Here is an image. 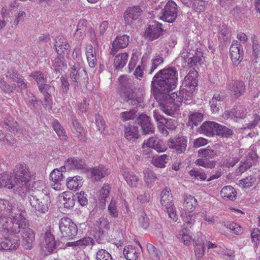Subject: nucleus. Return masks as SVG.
<instances>
[{
	"instance_id": "f257e3e1",
	"label": "nucleus",
	"mask_w": 260,
	"mask_h": 260,
	"mask_svg": "<svg viewBox=\"0 0 260 260\" xmlns=\"http://www.w3.org/2000/svg\"><path fill=\"white\" fill-rule=\"evenodd\" d=\"M178 81V73L174 67H170L160 70L153 77L151 82V90L156 99H158L160 104L166 103L169 99L173 100L177 97L176 92H170L176 86Z\"/></svg>"
},
{
	"instance_id": "f03ea898",
	"label": "nucleus",
	"mask_w": 260,
	"mask_h": 260,
	"mask_svg": "<svg viewBox=\"0 0 260 260\" xmlns=\"http://www.w3.org/2000/svg\"><path fill=\"white\" fill-rule=\"evenodd\" d=\"M18 214V218H15L14 222L12 220L5 217H1L0 221L3 230L7 233L18 234L22 231L23 245L26 249H30L33 247L35 235L33 230L28 228V222L25 218L26 214Z\"/></svg>"
},
{
	"instance_id": "7ed1b4c3",
	"label": "nucleus",
	"mask_w": 260,
	"mask_h": 260,
	"mask_svg": "<svg viewBox=\"0 0 260 260\" xmlns=\"http://www.w3.org/2000/svg\"><path fill=\"white\" fill-rule=\"evenodd\" d=\"M12 173L16 183L15 193L22 198L25 197L27 192L30 190L28 187V183L31 178L29 168L24 164H17Z\"/></svg>"
},
{
	"instance_id": "20e7f679",
	"label": "nucleus",
	"mask_w": 260,
	"mask_h": 260,
	"mask_svg": "<svg viewBox=\"0 0 260 260\" xmlns=\"http://www.w3.org/2000/svg\"><path fill=\"white\" fill-rule=\"evenodd\" d=\"M184 86L180 90L179 95L177 94V97L174 98L172 101L168 99L166 103H162V110L164 113L172 115L182 103L188 105L192 102V98L195 89H192L188 86Z\"/></svg>"
},
{
	"instance_id": "39448f33",
	"label": "nucleus",
	"mask_w": 260,
	"mask_h": 260,
	"mask_svg": "<svg viewBox=\"0 0 260 260\" xmlns=\"http://www.w3.org/2000/svg\"><path fill=\"white\" fill-rule=\"evenodd\" d=\"M28 196L29 202L31 206V210L37 213H42L46 212L50 206V196L46 190L42 189V190L37 189L33 191L29 190Z\"/></svg>"
},
{
	"instance_id": "423d86ee",
	"label": "nucleus",
	"mask_w": 260,
	"mask_h": 260,
	"mask_svg": "<svg viewBox=\"0 0 260 260\" xmlns=\"http://www.w3.org/2000/svg\"><path fill=\"white\" fill-rule=\"evenodd\" d=\"M4 211L1 217L7 218L11 219L14 222L15 221V218H18L15 216L18 217V214L21 213V214H26L24 211L20 208L19 204L14 199H11L9 201L0 199V213ZM1 223V222L0 221Z\"/></svg>"
},
{
	"instance_id": "0eeeda50",
	"label": "nucleus",
	"mask_w": 260,
	"mask_h": 260,
	"mask_svg": "<svg viewBox=\"0 0 260 260\" xmlns=\"http://www.w3.org/2000/svg\"><path fill=\"white\" fill-rule=\"evenodd\" d=\"M70 78L72 86L76 89L79 85H86L88 77L85 69L79 62L75 63L71 68Z\"/></svg>"
},
{
	"instance_id": "6e6552de",
	"label": "nucleus",
	"mask_w": 260,
	"mask_h": 260,
	"mask_svg": "<svg viewBox=\"0 0 260 260\" xmlns=\"http://www.w3.org/2000/svg\"><path fill=\"white\" fill-rule=\"evenodd\" d=\"M181 56L184 58L188 66L192 67L201 61L203 54L201 51L198 50L194 43L191 42L184 47Z\"/></svg>"
},
{
	"instance_id": "1a4fd4ad",
	"label": "nucleus",
	"mask_w": 260,
	"mask_h": 260,
	"mask_svg": "<svg viewBox=\"0 0 260 260\" xmlns=\"http://www.w3.org/2000/svg\"><path fill=\"white\" fill-rule=\"evenodd\" d=\"M160 202L168 213L169 217L174 221H177L178 216L173 203V197L170 193L169 188H166L161 191Z\"/></svg>"
},
{
	"instance_id": "9d476101",
	"label": "nucleus",
	"mask_w": 260,
	"mask_h": 260,
	"mask_svg": "<svg viewBox=\"0 0 260 260\" xmlns=\"http://www.w3.org/2000/svg\"><path fill=\"white\" fill-rule=\"evenodd\" d=\"M59 228L62 236L68 240L73 239L78 233V228L76 224L67 217H64L60 219Z\"/></svg>"
},
{
	"instance_id": "9b49d317",
	"label": "nucleus",
	"mask_w": 260,
	"mask_h": 260,
	"mask_svg": "<svg viewBox=\"0 0 260 260\" xmlns=\"http://www.w3.org/2000/svg\"><path fill=\"white\" fill-rule=\"evenodd\" d=\"M177 5L174 2L169 1L165 8L161 10L158 17L164 21L172 23L177 18Z\"/></svg>"
},
{
	"instance_id": "f8f14e48",
	"label": "nucleus",
	"mask_w": 260,
	"mask_h": 260,
	"mask_svg": "<svg viewBox=\"0 0 260 260\" xmlns=\"http://www.w3.org/2000/svg\"><path fill=\"white\" fill-rule=\"evenodd\" d=\"M121 98L129 105L138 107L143 101L142 93L137 89H128L121 93Z\"/></svg>"
},
{
	"instance_id": "ddd939ff",
	"label": "nucleus",
	"mask_w": 260,
	"mask_h": 260,
	"mask_svg": "<svg viewBox=\"0 0 260 260\" xmlns=\"http://www.w3.org/2000/svg\"><path fill=\"white\" fill-rule=\"evenodd\" d=\"M142 148L143 149V153L145 155L149 154L150 151V148L154 149L158 152H164L167 149L166 145L161 140L153 137L145 141Z\"/></svg>"
},
{
	"instance_id": "4468645a",
	"label": "nucleus",
	"mask_w": 260,
	"mask_h": 260,
	"mask_svg": "<svg viewBox=\"0 0 260 260\" xmlns=\"http://www.w3.org/2000/svg\"><path fill=\"white\" fill-rule=\"evenodd\" d=\"M44 241L41 248L47 255L51 253L56 248V242L53 235L50 231H46L44 234Z\"/></svg>"
},
{
	"instance_id": "2eb2a0df",
	"label": "nucleus",
	"mask_w": 260,
	"mask_h": 260,
	"mask_svg": "<svg viewBox=\"0 0 260 260\" xmlns=\"http://www.w3.org/2000/svg\"><path fill=\"white\" fill-rule=\"evenodd\" d=\"M187 139L184 137H179L169 140L168 145L170 148L177 154L184 153L187 146Z\"/></svg>"
},
{
	"instance_id": "dca6fc26",
	"label": "nucleus",
	"mask_w": 260,
	"mask_h": 260,
	"mask_svg": "<svg viewBox=\"0 0 260 260\" xmlns=\"http://www.w3.org/2000/svg\"><path fill=\"white\" fill-rule=\"evenodd\" d=\"M66 169L65 166L61 167L59 169L53 170L50 175L51 187L55 190H59L61 188V182L63 181L64 176L62 171Z\"/></svg>"
},
{
	"instance_id": "f3484780",
	"label": "nucleus",
	"mask_w": 260,
	"mask_h": 260,
	"mask_svg": "<svg viewBox=\"0 0 260 260\" xmlns=\"http://www.w3.org/2000/svg\"><path fill=\"white\" fill-rule=\"evenodd\" d=\"M161 26L162 24L158 22H154L152 25H149L145 31V38L151 41L158 38L163 31Z\"/></svg>"
},
{
	"instance_id": "a211bd4d",
	"label": "nucleus",
	"mask_w": 260,
	"mask_h": 260,
	"mask_svg": "<svg viewBox=\"0 0 260 260\" xmlns=\"http://www.w3.org/2000/svg\"><path fill=\"white\" fill-rule=\"evenodd\" d=\"M14 175L11 172H3L0 174V188H5L8 189H14L15 193L16 183L13 179Z\"/></svg>"
},
{
	"instance_id": "6ab92c4d",
	"label": "nucleus",
	"mask_w": 260,
	"mask_h": 260,
	"mask_svg": "<svg viewBox=\"0 0 260 260\" xmlns=\"http://www.w3.org/2000/svg\"><path fill=\"white\" fill-rule=\"evenodd\" d=\"M243 48L237 41H234L230 47L231 58L234 63L237 64L243 58Z\"/></svg>"
},
{
	"instance_id": "aec40b11",
	"label": "nucleus",
	"mask_w": 260,
	"mask_h": 260,
	"mask_svg": "<svg viewBox=\"0 0 260 260\" xmlns=\"http://www.w3.org/2000/svg\"><path fill=\"white\" fill-rule=\"evenodd\" d=\"M226 89L232 92L234 95L238 98L245 92V87L242 81H233L226 85Z\"/></svg>"
},
{
	"instance_id": "412c9836",
	"label": "nucleus",
	"mask_w": 260,
	"mask_h": 260,
	"mask_svg": "<svg viewBox=\"0 0 260 260\" xmlns=\"http://www.w3.org/2000/svg\"><path fill=\"white\" fill-rule=\"evenodd\" d=\"M128 43V36L124 35L117 37L112 43L110 54L114 55L119 50L125 48Z\"/></svg>"
},
{
	"instance_id": "4be33fe9",
	"label": "nucleus",
	"mask_w": 260,
	"mask_h": 260,
	"mask_svg": "<svg viewBox=\"0 0 260 260\" xmlns=\"http://www.w3.org/2000/svg\"><path fill=\"white\" fill-rule=\"evenodd\" d=\"M142 11L139 6L129 8L124 13V18L127 24H131L133 21L137 20L141 16Z\"/></svg>"
},
{
	"instance_id": "5701e85b",
	"label": "nucleus",
	"mask_w": 260,
	"mask_h": 260,
	"mask_svg": "<svg viewBox=\"0 0 260 260\" xmlns=\"http://www.w3.org/2000/svg\"><path fill=\"white\" fill-rule=\"evenodd\" d=\"M137 120L144 134H152L154 132L153 125L151 123L149 117L147 115L141 114Z\"/></svg>"
},
{
	"instance_id": "b1692460",
	"label": "nucleus",
	"mask_w": 260,
	"mask_h": 260,
	"mask_svg": "<svg viewBox=\"0 0 260 260\" xmlns=\"http://www.w3.org/2000/svg\"><path fill=\"white\" fill-rule=\"evenodd\" d=\"M91 178L92 180L100 181L101 179L108 176L110 172L108 169L103 165H99L90 169Z\"/></svg>"
},
{
	"instance_id": "393cba45",
	"label": "nucleus",
	"mask_w": 260,
	"mask_h": 260,
	"mask_svg": "<svg viewBox=\"0 0 260 260\" xmlns=\"http://www.w3.org/2000/svg\"><path fill=\"white\" fill-rule=\"evenodd\" d=\"M218 124L213 121H205L201 126L200 132L207 136H213L217 132Z\"/></svg>"
},
{
	"instance_id": "a878e982",
	"label": "nucleus",
	"mask_w": 260,
	"mask_h": 260,
	"mask_svg": "<svg viewBox=\"0 0 260 260\" xmlns=\"http://www.w3.org/2000/svg\"><path fill=\"white\" fill-rule=\"evenodd\" d=\"M121 173L125 180L131 187L137 186L139 179L134 173L127 168H123Z\"/></svg>"
},
{
	"instance_id": "bb28decb",
	"label": "nucleus",
	"mask_w": 260,
	"mask_h": 260,
	"mask_svg": "<svg viewBox=\"0 0 260 260\" xmlns=\"http://www.w3.org/2000/svg\"><path fill=\"white\" fill-rule=\"evenodd\" d=\"M226 94L223 91L215 93L210 101V107L213 112H217L219 110L220 103L225 98Z\"/></svg>"
},
{
	"instance_id": "cd10ccee",
	"label": "nucleus",
	"mask_w": 260,
	"mask_h": 260,
	"mask_svg": "<svg viewBox=\"0 0 260 260\" xmlns=\"http://www.w3.org/2000/svg\"><path fill=\"white\" fill-rule=\"evenodd\" d=\"M19 239L18 237L12 235L10 237L6 238L1 243V246L3 249H15L19 246Z\"/></svg>"
},
{
	"instance_id": "c85d7f7f",
	"label": "nucleus",
	"mask_w": 260,
	"mask_h": 260,
	"mask_svg": "<svg viewBox=\"0 0 260 260\" xmlns=\"http://www.w3.org/2000/svg\"><path fill=\"white\" fill-rule=\"evenodd\" d=\"M198 72L194 69L190 70L188 74L185 77L183 82L184 86H190L192 89H195L198 85Z\"/></svg>"
},
{
	"instance_id": "c756f323",
	"label": "nucleus",
	"mask_w": 260,
	"mask_h": 260,
	"mask_svg": "<svg viewBox=\"0 0 260 260\" xmlns=\"http://www.w3.org/2000/svg\"><path fill=\"white\" fill-rule=\"evenodd\" d=\"M54 47L57 53H60L63 50H68L70 49V46L67 39L62 36H58L55 39Z\"/></svg>"
},
{
	"instance_id": "7c9ffc66",
	"label": "nucleus",
	"mask_w": 260,
	"mask_h": 260,
	"mask_svg": "<svg viewBox=\"0 0 260 260\" xmlns=\"http://www.w3.org/2000/svg\"><path fill=\"white\" fill-rule=\"evenodd\" d=\"M197 205V200L194 197L190 194L184 196L183 206L185 210L190 212L195 209Z\"/></svg>"
},
{
	"instance_id": "2f4dec72",
	"label": "nucleus",
	"mask_w": 260,
	"mask_h": 260,
	"mask_svg": "<svg viewBox=\"0 0 260 260\" xmlns=\"http://www.w3.org/2000/svg\"><path fill=\"white\" fill-rule=\"evenodd\" d=\"M124 136L128 141H134L138 139L139 137L138 127L134 126H125Z\"/></svg>"
},
{
	"instance_id": "473e14b6",
	"label": "nucleus",
	"mask_w": 260,
	"mask_h": 260,
	"mask_svg": "<svg viewBox=\"0 0 260 260\" xmlns=\"http://www.w3.org/2000/svg\"><path fill=\"white\" fill-rule=\"evenodd\" d=\"M60 200L64 205V208L70 209L75 205V199L73 194L70 192H63L60 197Z\"/></svg>"
},
{
	"instance_id": "72a5a7b5",
	"label": "nucleus",
	"mask_w": 260,
	"mask_h": 260,
	"mask_svg": "<svg viewBox=\"0 0 260 260\" xmlns=\"http://www.w3.org/2000/svg\"><path fill=\"white\" fill-rule=\"evenodd\" d=\"M83 184L82 178L79 176L69 177L67 179L66 185L70 190H77Z\"/></svg>"
},
{
	"instance_id": "f704fd0d",
	"label": "nucleus",
	"mask_w": 260,
	"mask_h": 260,
	"mask_svg": "<svg viewBox=\"0 0 260 260\" xmlns=\"http://www.w3.org/2000/svg\"><path fill=\"white\" fill-rule=\"evenodd\" d=\"M125 258L127 260H137L139 252L138 249L133 246L128 245L125 247L123 251Z\"/></svg>"
},
{
	"instance_id": "c9c22d12",
	"label": "nucleus",
	"mask_w": 260,
	"mask_h": 260,
	"mask_svg": "<svg viewBox=\"0 0 260 260\" xmlns=\"http://www.w3.org/2000/svg\"><path fill=\"white\" fill-rule=\"evenodd\" d=\"M236 191L231 186H226L223 187L220 191L222 198L231 201H234L236 198Z\"/></svg>"
},
{
	"instance_id": "e433bc0d",
	"label": "nucleus",
	"mask_w": 260,
	"mask_h": 260,
	"mask_svg": "<svg viewBox=\"0 0 260 260\" xmlns=\"http://www.w3.org/2000/svg\"><path fill=\"white\" fill-rule=\"evenodd\" d=\"M85 165L81 159H77L74 157H71L67 159L66 162L65 166L70 169H83Z\"/></svg>"
},
{
	"instance_id": "4c0bfd02",
	"label": "nucleus",
	"mask_w": 260,
	"mask_h": 260,
	"mask_svg": "<svg viewBox=\"0 0 260 260\" xmlns=\"http://www.w3.org/2000/svg\"><path fill=\"white\" fill-rule=\"evenodd\" d=\"M128 54L120 53L116 55L114 59V66L116 69H121L126 64L128 59Z\"/></svg>"
},
{
	"instance_id": "58836bf2",
	"label": "nucleus",
	"mask_w": 260,
	"mask_h": 260,
	"mask_svg": "<svg viewBox=\"0 0 260 260\" xmlns=\"http://www.w3.org/2000/svg\"><path fill=\"white\" fill-rule=\"evenodd\" d=\"M169 160V156L166 154H163L160 156H156L152 158V164L157 168H164Z\"/></svg>"
},
{
	"instance_id": "ea45409f",
	"label": "nucleus",
	"mask_w": 260,
	"mask_h": 260,
	"mask_svg": "<svg viewBox=\"0 0 260 260\" xmlns=\"http://www.w3.org/2000/svg\"><path fill=\"white\" fill-rule=\"evenodd\" d=\"M203 119V115L199 112L190 113L188 122L190 126H197Z\"/></svg>"
},
{
	"instance_id": "a19ab883",
	"label": "nucleus",
	"mask_w": 260,
	"mask_h": 260,
	"mask_svg": "<svg viewBox=\"0 0 260 260\" xmlns=\"http://www.w3.org/2000/svg\"><path fill=\"white\" fill-rule=\"evenodd\" d=\"M5 124L8 126L7 129L11 132H16L21 134L22 129L17 124V122L14 119L10 117L5 121Z\"/></svg>"
},
{
	"instance_id": "79ce46f5",
	"label": "nucleus",
	"mask_w": 260,
	"mask_h": 260,
	"mask_svg": "<svg viewBox=\"0 0 260 260\" xmlns=\"http://www.w3.org/2000/svg\"><path fill=\"white\" fill-rule=\"evenodd\" d=\"M95 225L102 233L108 231L110 228V223L108 219L105 217H100L95 222Z\"/></svg>"
},
{
	"instance_id": "37998d69",
	"label": "nucleus",
	"mask_w": 260,
	"mask_h": 260,
	"mask_svg": "<svg viewBox=\"0 0 260 260\" xmlns=\"http://www.w3.org/2000/svg\"><path fill=\"white\" fill-rule=\"evenodd\" d=\"M177 238L186 245H190L191 242L192 236L186 229H182L177 236Z\"/></svg>"
},
{
	"instance_id": "c03bdc74",
	"label": "nucleus",
	"mask_w": 260,
	"mask_h": 260,
	"mask_svg": "<svg viewBox=\"0 0 260 260\" xmlns=\"http://www.w3.org/2000/svg\"><path fill=\"white\" fill-rule=\"evenodd\" d=\"M233 134L232 129L219 124H218L217 127L216 135L221 136L222 137H229Z\"/></svg>"
},
{
	"instance_id": "a18cd8bd",
	"label": "nucleus",
	"mask_w": 260,
	"mask_h": 260,
	"mask_svg": "<svg viewBox=\"0 0 260 260\" xmlns=\"http://www.w3.org/2000/svg\"><path fill=\"white\" fill-rule=\"evenodd\" d=\"M189 175L196 179L204 181L207 179V175L201 169L193 168L189 172Z\"/></svg>"
},
{
	"instance_id": "49530a36",
	"label": "nucleus",
	"mask_w": 260,
	"mask_h": 260,
	"mask_svg": "<svg viewBox=\"0 0 260 260\" xmlns=\"http://www.w3.org/2000/svg\"><path fill=\"white\" fill-rule=\"evenodd\" d=\"M252 159L251 157L247 158L243 162L241 161L240 166L236 170V173L238 174H242L252 167Z\"/></svg>"
},
{
	"instance_id": "de8ad7c7",
	"label": "nucleus",
	"mask_w": 260,
	"mask_h": 260,
	"mask_svg": "<svg viewBox=\"0 0 260 260\" xmlns=\"http://www.w3.org/2000/svg\"><path fill=\"white\" fill-rule=\"evenodd\" d=\"M195 255L198 259H200L204 255L205 247L204 244L201 241L198 240L196 242L194 245Z\"/></svg>"
},
{
	"instance_id": "09e8293b",
	"label": "nucleus",
	"mask_w": 260,
	"mask_h": 260,
	"mask_svg": "<svg viewBox=\"0 0 260 260\" xmlns=\"http://www.w3.org/2000/svg\"><path fill=\"white\" fill-rule=\"evenodd\" d=\"M137 111L135 109L122 112L119 114V118L123 121L134 119L136 117Z\"/></svg>"
},
{
	"instance_id": "8fccbe9b",
	"label": "nucleus",
	"mask_w": 260,
	"mask_h": 260,
	"mask_svg": "<svg viewBox=\"0 0 260 260\" xmlns=\"http://www.w3.org/2000/svg\"><path fill=\"white\" fill-rule=\"evenodd\" d=\"M147 248L149 256L152 260H159L161 254L158 249L156 248L151 244H148L147 245Z\"/></svg>"
},
{
	"instance_id": "3c124183",
	"label": "nucleus",
	"mask_w": 260,
	"mask_h": 260,
	"mask_svg": "<svg viewBox=\"0 0 260 260\" xmlns=\"http://www.w3.org/2000/svg\"><path fill=\"white\" fill-rule=\"evenodd\" d=\"M195 164L199 166L205 168L212 169L215 167V161L209 160L206 158H199L196 160Z\"/></svg>"
},
{
	"instance_id": "603ef678",
	"label": "nucleus",
	"mask_w": 260,
	"mask_h": 260,
	"mask_svg": "<svg viewBox=\"0 0 260 260\" xmlns=\"http://www.w3.org/2000/svg\"><path fill=\"white\" fill-rule=\"evenodd\" d=\"M224 226L232 231L233 233L238 235H241L243 232V228L235 222H227L224 224Z\"/></svg>"
},
{
	"instance_id": "864d4df0",
	"label": "nucleus",
	"mask_w": 260,
	"mask_h": 260,
	"mask_svg": "<svg viewBox=\"0 0 260 260\" xmlns=\"http://www.w3.org/2000/svg\"><path fill=\"white\" fill-rule=\"evenodd\" d=\"M230 35L227 27L222 25L219 27L218 31V38L221 41L225 42L230 39Z\"/></svg>"
},
{
	"instance_id": "5fc2aeb1",
	"label": "nucleus",
	"mask_w": 260,
	"mask_h": 260,
	"mask_svg": "<svg viewBox=\"0 0 260 260\" xmlns=\"http://www.w3.org/2000/svg\"><path fill=\"white\" fill-rule=\"evenodd\" d=\"M52 126L58 137L62 140H65L66 139V136L65 135L64 130L58 121L56 120H54L52 123Z\"/></svg>"
},
{
	"instance_id": "6e6d98bb",
	"label": "nucleus",
	"mask_w": 260,
	"mask_h": 260,
	"mask_svg": "<svg viewBox=\"0 0 260 260\" xmlns=\"http://www.w3.org/2000/svg\"><path fill=\"white\" fill-rule=\"evenodd\" d=\"M144 179L147 185L150 186L156 180V176L151 170L147 169L144 172Z\"/></svg>"
},
{
	"instance_id": "4d7b16f0",
	"label": "nucleus",
	"mask_w": 260,
	"mask_h": 260,
	"mask_svg": "<svg viewBox=\"0 0 260 260\" xmlns=\"http://www.w3.org/2000/svg\"><path fill=\"white\" fill-rule=\"evenodd\" d=\"M240 184L245 188H249L253 186L256 182V177L253 175H250L241 180Z\"/></svg>"
},
{
	"instance_id": "13d9d810",
	"label": "nucleus",
	"mask_w": 260,
	"mask_h": 260,
	"mask_svg": "<svg viewBox=\"0 0 260 260\" xmlns=\"http://www.w3.org/2000/svg\"><path fill=\"white\" fill-rule=\"evenodd\" d=\"M97 260H113L111 255L105 249L98 251L96 256Z\"/></svg>"
},
{
	"instance_id": "bf43d9fd",
	"label": "nucleus",
	"mask_w": 260,
	"mask_h": 260,
	"mask_svg": "<svg viewBox=\"0 0 260 260\" xmlns=\"http://www.w3.org/2000/svg\"><path fill=\"white\" fill-rule=\"evenodd\" d=\"M152 66L149 72L150 74H151L160 64L164 62V59L162 57L159 55L156 54L151 60Z\"/></svg>"
},
{
	"instance_id": "052dcab7",
	"label": "nucleus",
	"mask_w": 260,
	"mask_h": 260,
	"mask_svg": "<svg viewBox=\"0 0 260 260\" xmlns=\"http://www.w3.org/2000/svg\"><path fill=\"white\" fill-rule=\"evenodd\" d=\"M30 76L32 77L37 82L39 87L40 85L45 82L46 79L44 78V74L40 71L33 72L31 74Z\"/></svg>"
},
{
	"instance_id": "680f3d73",
	"label": "nucleus",
	"mask_w": 260,
	"mask_h": 260,
	"mask_svg": "<svg viewBox=\"0 0 260 260\" xmlns=\"http://www.w3.org/2000/svg\"><path fill=\"white\" fill-rule=\"evenodd\" d=\"M108 210L110 215L113 217H117L118 215V209L116 206V202L112 199L108 207Z\"/></svg>"
},
{
	"instance_id": "e2e57ef3",
	"label": "nucleus",
	"mask_w": 260,
	"mask_h": 260,
	"mask_svg": "<svg viewBox=\"0 0 260 260\" xmlns=\"http://www.w3.org/2000/svg\"><path fill=\"white\" fill-rule=\"evenodd\" d=\"M208 2L203 0H194L193 2V8L196 12L204 11L205 6Z\"/></svg>"
},
{
	"instance_id": "0e129e2a",
	"label": "nucleus",
	"mask_w": 260,
	"mask_h": 260,
	"mask_svg": "<svg viewBox=\"0 0 260 260\" xmlns=\"http://www.w3.org/2000/svg\"><path fill=\"white\" fill-rule=\"evenodd\" d=\"M196 215L189 213L183 216V221L187 228H191L196 222Z\"/></svg>"
},
{
	"instance_id": "69168bd1",
	"label": "nucleus",
	"mask_w": 260,
	"mask_h": 260,
	"mask_svg": "<svg viewBox=\"0 0 260 260\" xmlns=\"http://www.w3.org/2000/svg\"><path fill=\"white\" fill-rule=\"evenodd\" d=\"M198 153L203 157L208 158H212L216 154L215 151L208 148L206 149H200L198 151Z\"/></svg>"
},
{
	"instance_id": "338daca9",
	"label": "nucleus",
	"mask_w": 260,
	"mask_h": 260,
	"mask_svg": "<svg viewBox=\"0 0 260 260\" xmlns=\"http://www.w3.org/2000/svg\"><path fill=\"white\" fill-rule=\"evenodd\" d=\"M139 222L141 226L144 229L147 228L149 225V218L147 216L146 213L143 211H141L140 213Z\"/></svg>"
},
{
	"instance_id": "774afa93",
	"label": "nucleus",
	"mask_w": 260,
	"mask_h": 260,
	"mask_svg": "<svg viewBox=\"0 0 260 260\" xmlns=\"http://www.w3.org/2000/svg\"><path fill=\"white\" fill-rule=\"evenodd\" d=\"M0 87L6 93H10L13 92L16 88L15 84L9 85L3 79H0Z\"/></svg>"
}]
</instances>
